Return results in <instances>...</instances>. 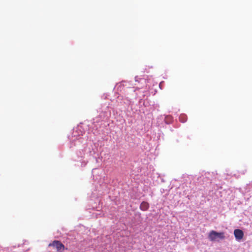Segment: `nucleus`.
<instances>
[{
	"instance_id": "nucleus-3",
	"label": "nucleus",
	"mask_w": 252,
	"mask_h": 252,
	"mask_svg": "<svg viewBox=\"0 0 252 252\" xmlns=\"http://www.w3.org/2000/svg\"><path fill=\"white\" fill-rule=\"evenodd\" d=\"M234 235L236 239L238 241H240L244 237V232L241 229H236L234 231Z\"/></svg>"
},
{
	"instance_id": "nucleus-7",
	"label": "nucleus",
	"mask_w": 252,
	"mask_h": 252,
	"mask_svg": "<svg viewBox=\"0 0 252 252\" xmlns=\"http://www.w3.org/2000/svg\"><path fill=\"white\" fill-rule=\"evenodd\" d=\"M136 78H137V77L135 78V81H137Z\"/></svg>"
},
{
	"instance_id": "nucleus-5",
	"label": "nucleus",
	"mask_w": 252,
	"mask_h": 252,
	"mask_svg": "<svg viewBox=\"0 0 252 252\" xmlns=\"http://www.w3.org/2000/svg\"><path fill=\"white\" fill-rule=\"evenodd\" d=\"M179 120L181 122L184 123L186 121V116L184 115H181L179 117Z\"/></svg>"
},
{
	"instance_id": "nucleus-2",
	"label": "nucleus",
	"mask_w": 252,
	"mask_h": 252,
	"mask_svg": "<svg viewBox=\"0 0 252 252\" xmlns=\"http://www.w3.org/2000/svg\"><path fill=\"white\" fill-rule=\"evenodd\" d=\"M49 247H52L55 248L58 252H63L64 249V246L60 241L54 240L50 243Z\"/></svg>"
},
{
	"instance_id": "nucleus-4",
	"label": "nucleus",
	"mask_w": 252,
	"mask_h": 252,
	"mask_svg": "<svg viewBox=\"0 0 252 252\" xmlns=\"http://www.w3.org/2000/svg\"><path fill=\"white\" fill-rule=\"evenodd\" d=\"M149 208V204L148 202L145 201H143L140 205V209L143 211H145L147 210Z\"/></svg>"
},
{
	"instance_id": "nucleus-1",
	"label": "nucleus",
	"mask_w": 252,
	"mask_h": 252,
	"mask_svg": "<svg viewBox=\"0 0 252 252\" xmlns=\"http://www.w3.org/2000/svg\"><path fill=\"white\" fill-rule=\"evenodd\" d=\"M225 238L224 233L223 232H217L214 230H212L208 234V238L211 241H214L217 238L224 239Z\"/></svg>"
},
{
	"instance_id": "nucleus-6",
	"label": "nucleus",
	"mask_w": 252,
	"mask_h": 252,
	"mask_svg": "<svg viewBox=\"0 0 252 252\" xmlns=\"http://www.w3.org/2000/svg\"><path fill=\"white\" fill-rule=\"evenodd\" d=\"M140 81H143L144 82V83H146V81L145 79H140Z\"/></svg>"
}]
</instances>
